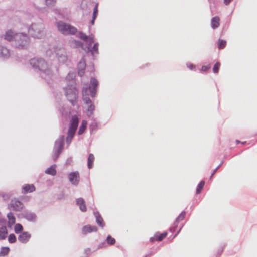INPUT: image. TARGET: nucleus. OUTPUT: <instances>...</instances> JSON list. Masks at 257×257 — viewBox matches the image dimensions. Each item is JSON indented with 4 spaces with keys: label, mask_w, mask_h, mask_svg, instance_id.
Returning a JSON list of instances; mask_svg holds the SVG:
<instances>
[{
    "label": "nucleus",
    "mask_w": 257,
    "mask_h": 257,
    "mask_svg": "<svg viewBox=\"0 0 257 257\" xmlns=\"http://www.w3.org/2000/svg\"><path fill=\"white\" fill-rule=\"evenodd\" d=\"M30 64L40 72L41 77L50 84L53 77V64L51 61H46L41 57H34L30 60Z\"/></svg>",
    "instance_id": "obj_1"
},
{
    "label": "nucleus",
    "mask_w": 257,
    "mask_h": 257,
    "mask_svg": "<svg viewBox=\"0 0 257 257\" xmlns=\"http://www.w3.org/2000/svg\"><path fill=\"white\" fill-rule=\"evenodd\" d=\"M98 84V80L96 78L92 77L90 79L89 87L83 88V100L84 103L87 105V115L88 116H90L93 114L95 109V106L89 98V96L90 95L93 98L95 97Z\"/></svg>",
    "instance_id": "obj_2"
},
{
    "label": "nucleus",
    "mask_w": 257,
    "mask_h": 257,
    "mask_svg": "<svg viewBox=\"0 0 257 257\" xmlns=\"http://www.w3.org/2000/svg\"><path fill=\"white\" fill-rule=\"evenodd\" d=\"M75 77V73L70 72L65 78L67 86L63 88L66 97L73 106L76 104L78 96V90L76 87Z\"/></svg>",
    "instance_id": "obj_3"
},
{
    "label": "nucleus",
    "mask_w": 257,
    "mask_h": 257,
    "mask_svg": "<svg viewBox=\"0 0 257 257\" xmlns=\"http://www.w3.org/2000/svg\"><path fill=\"white\" fill-rule=\"evenodd\" d=\"M78 36L81 39L84 41L87 44V49L88 52H90L93 57H95V54L98 53V43H95L93 46L92 47V44L94 42V36L92 34L87 36L83 32H79Z\"/></svg>",
    "instance_id": "obj_4"
},
{
    "label": "nucleus",
    "mask_w": 257,
    "mask_h": 257,
    "mask_svg": "<svg viewBox=\"0 0 257 257\" xmlns=\"http://www.w3.org/2000/svg\"><path fill=\"white\" fill-rule=\"evenodd\" d=\"M13 44L18 49H27L30 44V38L26 34L23 33H16Z\"/></svg>",
    "instance_id": "obj_5"
},
{
    "label": "nucleus",
    "mask_w": 257,
    "mask_h": 257,
    "mask_svg": "<svg viewBox=\"0 0 257 257\" xmlns=\"http://www.w3.org/2000/svg\"><path fill=\"white\" fill-rule=\"evenodd\" d=\"M28 31L30 35L35 39H42L46 35L45 25L42 22L32 23Z\"/></svg>",
    "instance_id": "obj_6"
},
{
    "label": "nucleus",
    "mask_w": 257,
    "mask_h": 257,
    "mask_svg": "<svg viewBox=\"0 0 257 257\" xmlns=\"http://www.w3.org/2000/svg\"><path fill=\"white\" fill-rule=\"evenodd\" d=\"M56 26L58 31L64 35H73L78 32L76 27L62 21L57 22Z\"/></svg>",
    "instance_id": "obj_7"
},
{
    "label": "nucleus",
    "mask_w": 257,
    "mask_h": 257,
    "mask_svg": "<svg viewBox=\"0 0 257 257\" xmlns=\"http://www.w3.org/2000/svg\"><path fill=\"white\" fill-rule=\"evenodd\" d=\"M64 140L65 136L61 135L55 142L52 156V158L54 161L57 160L62 151L64 145Z\"/></svg>",
    "instance_id": "obj_8"
},
{
    "label": "nucleus",
    "mask_w": 257,
    "mask_h": 257,
    "mask_svg": "<svg viewBox=\"0 0 257 257\" xmlns=\"http://www.w3.org/2000/svg\"><path fill=\"white\" fill-rule=\"evenodd\" d=\"M78 123L79 119L77 116L76 115L73 116L70 121L67 136L66 137V142L68 144L71 143L78 127Z\"/></svg>",
    "instance_id": "obj_9"
},
{
    "label": "nucleus",
    "mask_w": 257,
    "mask_h": 257,
    "mask_svg": "<svg viewBox=\"0 0 257 257\" xmlns=\"http://www.w3.org/2000/svg\"><path fill=\"white\" fill-rule=\"evenodd\" d=\"M56 55L58 60L61 63H65L68 60V56L64 48H60L56 52Z\"/></svg>",
    "instance_id": "obj_10"
},
{
    "label": "nucleus",
    "mask_w": 257,
    "mask_h": 257,
    "mask_svg": "<svg viewBox=\"0 0 257 257\" xmlns=\"http://www.w3.org/2000/svg\"><path fill=\"white\" fill-rule=\"evenodd\" d=\"M68 179L72 185L77 186L80 182V175L78 171L70 173L68 174Z\"/></svg>",
    "instance_id": "obj_11"
},
{
    "label": "nucleus",
    "mask_w": 257,
    "mask_h": 257,
    "mask_svg": "<svg viewBox=\"0 0 257 257\" xmlns=\"http://www.w3.org/2000/svg\"><path fill=\"white\" fill-rule=\"evenodd\" d=\"M24 207L23 204L20 201L17 199H14L11 200L9 205L10 209H12L15 211H21Z\"/></svg>",
    "instance_id": "obj_12"
},
{
    "label": "nucleus",
    "mask_w": 257,
    "mask_h": 257,
    "mask_svg": "<svg viewBox=\"0 0 257 257\" xmlns=\"http://www.w3.org/2000/svg\"><path fill=\"white\" fill-rule=\"evenodd\" d=\"M10 50L6 47L0 46V58L3 59H8L11 56Z\"/></svg>",
    "instance_id": "obj_13"
},
{
    "label": "nucleus",
    "mask_w": 257,
    "mask_h": 257,
    "mask_svg": "<svg viewBox=\"0 0 257 257\" xmlns=\"http://www.w3.org/2000/svg\"><path fill=\"white\" fill-rule=\"evenodd\" d=\"M22 216L27 220L32 222L35 220L37 216L34 213L28 210H24L23 211L22 213Z\"/></svg>",
    "instance_id": "obj_14"
},
{
    "label": "nucleus",
    "mask_w": 257,
    "mask_h": 257,
    "mask_svg": "<svg viewBox=\"0 0 257 257\" xmlns=\"http://www.w3.org/2000/svg\"><path fill=\"white\" fill-rule=\"evenodd\" d=\"M86 67V63L84 58L81 60L78 64V74L80 76H82L85 72V68Z\"/></svg>",
    "instance_id": "obj_15"
},
{
    "label": "nucleus",
    "mask_w": 257,
    "mask_h": 257,
    "mask_svg": "<svg viewBox=\"0 0 257 257\" xmlns=\"http://www.w3.org/2000/svg\"><path fill=\"white\" fill-rule=\"evenodd\" d=\"M167 235V232H164L162 233L157 232L153 237L150 238L149 241H162L166 237Z\"/></svg>",
    "instance_id": "obj_16"
},
{
    "label": "nucleus",
    "mask_w": 257,
    "mask_h": 257,
    "mask_svg": "<svg viewBox=\"0 0 257 257\" xmlns=\"http://www.w3.org/2000/svg\"><path fill=\"white\" fill-rule=\"evenodd\" d=\"M97 230V227L96 226L87 225L82 227V233L83 234H86L92 232H96Z\"/></svg>",
    "instance_id": "obj_17"
},
{
    "label": "nucleus",
    "mask_w": 257,
    "mask_h": 257,
    "mask_svg": "<svg viewBox=\"0 0 257 257\" xmlns=\"http://www.w3.org/2000/svg\"><path fill=\"white\" fill-rule=\"evenodd\" d=\"M76 204L79 206L80 210L82 212H86L87 208L84 200L82 198H78L76 200Z\"/></svg>",
    "instance_id": "obj_18"
},
{
    "label": "nucleus",
    "mask_w": 257,
    "mask_h": 257,
    "mask_svg": "<svg viewBox=\"0 0 257 257\" xmlns=\"http://www.w3.org/2000/svg\"><path fill=\"white\" fill-rule=\"evenodd\" d=\"M94 215L96 218V222L97 224L100 227H103L105 225V223L99 213L97 211L94 212Z\"/></svg>",
    "instance_id": "obj_19"
},
{
    "label": "nucleus",
    "mask_w": 257,
    "mask_h": 257,
    "mask_svg": "<svg viewBox=\"0 0 257 257\" xmlns=\"http://www.w3.org/2000/svg\"><path fill=\"white\" fill-rule=\"evenodd\" d=\"M35 190V187L33 184H26L22 187V193L33 192Z\"/></svg>",
    "instance_id": "obj_20"
},
{
    "label": "nucleus",
    "mask_w": 257,
    "mask_h": 257,
    "mask_svg": "<svg viewBox=\"0 0 257 257\" xmlns=\"http://www.w3.org/2000/svg\"><path fill=\"white\" fill-rule=\"evenodd\" d=\"M15 34L12 30H8L4 35V39L8 41H14V37L15 36Z\"/></svg>",
    "instance_id": "obj_21"
},
{
    "label": "nucleus",
    "mask_w": 257,
    "mask_h": 257,
    "mask_svg": "<svg viewBox=\"0 0 257 257\" xmlns=\"http://www.w3.org/2000/svg\"><path fill=\"white\" fill-rule=\"evenodd\" d=\"M186 212L185 211H182L180 215L178 216V217L176 218L175 222H174V226L173 228H171L170 229V231L172 232L175 230V228L177 226V224L178 222L180 220H182L185 216Z\"/></svg>",
    "instance_id": "obj_22"
},
{
    "label": "nucleus",
    "mask_w": 257,
    "mask_h": 257,
    "mask_svg": "<svg viewBox=\"0 0 257 257\" xmlns=\"http://www.w3.org/2000/svg\"><path fill=\"white\" fill-rule=\"evenodd\" d=\"M211 25L213 29L217 28L220 25V18L218 16L213 17L211 21Z\"/></svg>",
    "instance_id": "obj_23"
},
{
    "label": "nucleus",
    "mask_w": 257,
    "mask_h": 257,
    "mask_svg": "<svg viewBox=\"0 0 257 257\" xmlns=\"http://www.w3.org/2000/svg\"><path fill=\"white\" fill-rule=\"evenodd\" d=\"M57 166L56 164L52 165L49 168H47L45 171V173L46 174L51 175L52 176H55L56 174V168Z\"/></svg>",
    "instance_id": "obj_24"
},
{
    "label": "nucleus",
    "mask_w": 257,
    "mask_h": 257,
    "mask_svg": "<svg viewBox=\"0 0 257 257\" xmlns=\"http://www.w3.org/2000/svg\"><path fill=\"white\" fill-rule=\"evenodd\" d=\"M31 235L28 232H23L19 236V239L20 241H27L30 239Z\"/></svg>",
    "instance_id": "obj_25"
},
{
    "label": "nucleus",
    "mask_w": 257,
    "mask_h": 257,
    "mask_svg": "<svg viewBox=\"0 0 257 257\" xmlns=\"http://www.w3.org/2000/svg\"><path fill=\"white\" fill-rule=\"evenodd\" d=\"M7 217L8 218V226L11 227L12 225L15 223L16 219L13 214L12 212H9L7 214Z\"/></svg>",
    "instance_id": "obj_26"
},
{
    "label": "nucleus",
    "mask_w": 257,
    "mask_h": 257,
    "mask_svg": "<svg viewBox=\"0 0 257 257\" xmlns=\"http://www.w3.org/2000/svg\"><path fill=\"white\" fill-rule=\"evenodd\" d=\"M7 236V229L6 226H2L0 228V239H5Z\"/></svg>",
    "instance_id": "obj_27"
},
{
    "label": "nucleus",
    "mask_w": 257,
    "mask_h": 257,
    "mask_svg": "<svg viewBox=\"0 0 257 257\" xmlns=\"http://www.w3.org/2000/svg\"><path fill=\"white\" fill-rule=\"evenodd\" d=\"M94 156L92 154L89 155L87 161V166L89 169H91L93 167V163L94 161Z\"/></svg>",
    "instance_id": "obj_28"
},
{
    "label": "nucleus",
    "mask_w": 257,
    "mask_h": 257,
    "mask_svg": "<svg viewBox=\"0 0 257 257\" xmlns=\"http://www.w3.org/2000/svg\"><path fill=\"white\" fill-rule=\"evenodd\" d=\"M87 126V122L86 121L83 120L82 122L81 125L80 127H79V131H78V134L81 135L82 133H84L85 131Z\"/></svg>",
    "instance_id": "obj_29"
},
{
    "label": "nucleus",
    "mask_w": 257,
    "mask_h": 257,
    "mask_svg": "<svg viewBox=\"0 0 257 257\" xmlns=\"http://www.w3.org/2000/svg\"><path fill=\"white\" fill-rule=\"evenodd\" d=\"M204 184H205V182L203 180H202L199 183V184L197 185V187L196 188V193L197 194H199L201 192L203 188Z\"/></svg>",
    "instance_id": "obj_30"
},
{
    "label": "nucleus",
    "mask_w": 257,
    "mask_h": 257,
    "mask_svg": "<svg viewBox=\"0 0 257 257\" xmlns=\"http://www.w3.org/2000/svg\"><path fill=\"white\" fill-rule=\"evenodd\" d=\"M226 42L225 40L219 39L218 42V47L219 49H223L225 47Z\"/></svg>",
    "instance_id": "obj_31"
},
{
    "label": "nucleus",
    "mask_w": 257,
    "mask_h": 257,
    "mask_svg": "<svg viewBox=\"0 0 257 257\" xmlns=\"http://www.w3.org/2000/svg\"><path fill=\"white\" fill-rule=\"evenodd\" d=\"M10 249L8 247H3L1 249V250L0 251V256H5L7 255L8 253L9 252Z\"/></svg>",
    "instance_id": "obj_32"
},
{
    "label": "nucleus",
    "mask_w": 257,
    "mask_h": 257,
    "mask_svg": "<svg viewBox=\"0 0 257 257\" xmlns=\"http://www.w3.org/2000/svg\"><path fill=\"white\" fill-rule=\"evenodd\" d=\"M54 49L53 48H49L46 51V55L51 58L52 56L54 55Z\"/></svg>",
    "instance_id": "obj_33"
},
{
    "label": "nucleus",
    "mask_w": 257,
    "mask_h": 257,
    "mask_svg": "<svg viewBox=\"0 0 257 257\" xmlns=\"http://www.w3.org/2000/svg\"><path fill=\"white\" fill-rule=\"evenodd\" d=\"M98 4L96 3L95 4V6L94 9H93L92 18H93L94 19H96L97 17L98 12Z\"/></svg>",
    "instance_id": "obj_34"
},
{
    "label": "nucleus",
    "mask_w": 257,
    "mask_h": 257,
    "mask_svg": "<svg viewBox=\"0 0 257 257\" xmlns=\"http://www.w3.org/2000/svg\"><path fill=\"white\" fill-rule=\"evenodd\" d=\"M220 66V63L219 62H216L213 67V72L217 74L219 72V68Z\"/></svg>",
    "instance_id": "obj_35"
},
{
    "label": "nucleus",
    "mask_w": 257,
    "mask_h": 257,
    "mask_svg": "<svg viewBox=\"0 0 257 257\" xmlns=\"http://www.w3.org/2000/svg\"><path fill=\"white\" fill-rule=\"evenodd\" d=\"M23 230V226L20 224H17L15 226V231L16 233L20 232Z\"/></svg>",
    "instance_id": "obj_36"
},
{
    "label": "nucleus",
    "mask_w": 257,
    "mask_h": 257,
    "mask_svg": "<svg viewBox=\"0 0 257 257\" xmlns=\"http://www.w3.org/2000/svg\"><path fill=\"white\" fill-rule=\"evenodd\" d=\"M57 0H45V4L48 7H52L56 3Z\"/></svg>",
    "instance_id": "obj_37"
},
{
    "label": "nucleus",
    "mask_w": 257,
    "mask_h": 257,
    "mask_svg": "<svg viewBox=\"0 0 257 257\" xmlns=\"http://www.w3.org/2000/svg\"><path fill=\"white\" fill-rule=\"evenodd\" d=\"M210 68L211 66L210 65H208L206 66L204 65L202 66L201 71L203 72H207L208 70L210 69Z\"/></svg>",
    "instance_id": "obj_38"
},
{
    "label": "nucleus",
    "mask_w": 257,
    "mask_h": 257,
    "mask_svg": "<svg viewBox=\"0 0 257 257\" xmlns=\"http://www.w3.org/2000/svg\"><path fill=\"white\" fill-rule=\"evenodd\" d=\"M223 162H221V163L214 170L213 172L211 174V175L210 176V179H211V178L213 177V176L216 173L218 169L220 167L221 165L223 164Z\"/></svg>",
    "instance_id": "obj_39"
},
{
    "label": "nucleus",
    "mask_w": 257,
    "mask_h": 257,
    "mask_svg": "<svg viewBox=\"0 0 257 257\" xmlns=\"http://www.w3.org/2000/svg\"><path fill=\"white\" fill-rule=\"evenodd\" d=\"M73 43L76 47H80L82 46V43L79 41L74 40Z\"/></svg>",
    "instance_id": "obj_40"
},
{
    "label": "nucleus",
    "mask_w": 257,
    "mask_h": 257,
    "mask_svg": "<svg viewBox=\"0 0 257 257\" xmlns=\"http://www.w3.org/2000/svg\"><path fill=\"white\" fill-rule=\"evenodd\" d=\"M16 238L14 234H11L9 236L8 241H16Z\"/></svg>",
    "instance_id": "obj_41"
},
{
    "label": "nucleus",
    "mask_w": 257,
    "mask_h": 257,
    "mask_svg": "<svg viewBox=\"0 0 257 257\" xmlns=\"http://www.w3.org/2000/svg\"><path fill=\"white\" fill-rule=\"evenodd\" d=\"M186 66L190 70H193L195 68V66L191 63H187Z\"/></svg>",
    "instance_id": "obj_42"
},
{
    "label": "nucleus",
    "mask_w": 257,
    "mask_h": 257,
    "mask_svg": "<svg viewBox=\"0 0 257 257\" xmlns=\"http://www.w3.org/2000/svg\"><path fill=\"white\" fill-rule=\"evenodd\" d=\"M5 223H6V219H5L4 218H0V225L4 226L3 225H5Z\"/></svg>",
    "instance_id": "obj_43"
},
{
    "label": "nucleus",
    "mask_w": 257,
    "mask_h": 257,
    "mask_svg": "<svg viewBox=\"0 0 257 257\" xmlns=\"http://www.w3.org/2000/svg\"><path fill=\"white\" fill-rule=\"evenodd\" d=\"M106 241H115V240L113 238H112L111 236L109 235L107 236Z\"/></svg>",
    "instance_id": "obj_44"
},
{
    "label": "nucleus",
    "mask_w": 257,
    "mask_h": 257,
    "mask_svg": "<svg viewBox=\"0 0 257 257\" xmlns=\"http://www.w3.org/2000/svg\"><path fill=\"white\" fill-rule=\"evenodd\" d=\"M233 0H223V2L225 5H228Z\"/></svg>",
    "instance_id": "obj_45"
},
{
    "label": "nucleus",
    "mask_w": 257,
    "mask_h": 257,
    "mask_svg": "<svg viewBox=\"0 0 257 257\" xmlns=\"http://www.w3.org/2000/svg\"><path fill=\"white\" fill-rule=\"evenodd\" d=\"M95 19H94L93 18H92V20L90 22L91 25H94Z\"/></svg>",
    "instance_id": "obj_46"
},
{
    "label": "nucleus",
    "mask_w": 257,
    "mask_h": 257,
    "mask_svg": "<svg viewBox=\"0 0 257 257\" xmlns=\"http://www.w3.org/2000/svg\"><path fill=\"white\" fill-rule=\"evenodd\" d=\"M110 245H113L115 243V242H112V241H111V242H107Z\"/></svg>",
    "instance_id": "obj_47"
},
{
    "label": "nucleus",
    "mask_w": 257,
    "mask_h": 257,
    "mask_svg": "<svg viewBox=\"0 0 257 257\" xmlns=\"http://www.w3.org/2000/svg\"><path fill=\"white\" fill-rule=\"evenodd\" d=\"M60 111H61V113L62 115H64V112L63 111H62L61 110H60Z\"/></svg>",
    "instance_id": "obj_48"
},
{
    "label": "nucleus",
    "mask_w": 257,
    "mask_h": 257,
    "mask_svg": "<svg viewBox=\"0 0 257 257\" xmlns=\"http://www.w3.org/2000/svg\"><path fill=\"white\" fill-rule=\"evenodd\" d=\"M236 142L237 144H238V143L240 142L239 140H236Z\"/></svg>",
    "instance_id": "obj_49"
},
{
    "label": "nucleus",
    "mask_w": 257,
    "mask_h": 257,
    "mask_svg": "<svg viewBox=\"0 0 257 257\" xmlns=\"http://www.w3.org/2000/svg\"><path fill=\"white\" fill-rule=\"evenodd\" d=\"M68 162H70V160H69V159H68V160H67V162H66V163H68Z\"/></svg>",
    "instance_id": "obj_50"
}]
</instances>
